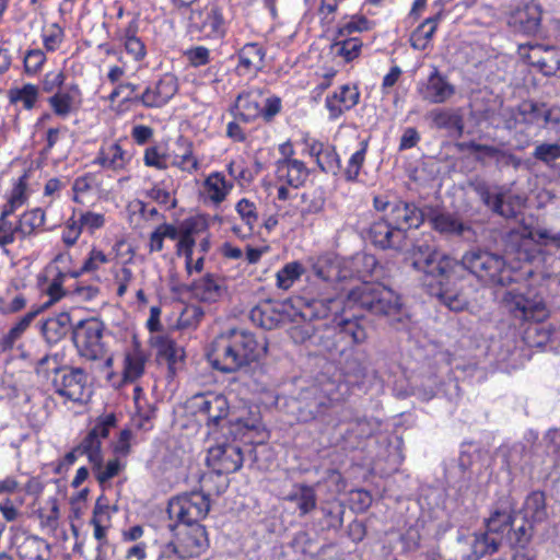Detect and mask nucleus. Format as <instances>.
Returning a JSON list of instances; mask_svg holds the SVG:
<instances>
[{"instance_id": "f257e3e1", "label": "nucleus", "mask_w": 560, "mask_h": 560, "mask_svg": "<svg viewBox=\"0 0 560 560\" xmlns=\"http://www.w3.org/2000/svg\"><path fill=\"white\" fill-rule=\"evenodd\" d=\"M266 352V343L243 329H229L211 343L207 358L212 368L231 373L258 360Z\"/></svg>"}, {"instance_id": "f03ea898", "label": "nucleus", "mask_w": 560, "mask_h": 560, "mask_svg": "<svg viewBox=\"0 0 560 560\" xmlns=\"http://www.w3.org/2000/svg\"><path fill=\"white\" fill-rule=\"evenodd\" d=\"M348 303L386 316L393 325L405 324L409 318L400 296L381 283L362 282L352 288L348 293Z\"/></svg>"}, {"instance_id": "7ed1b4c3", "label": "nucleus", "mask_w": 560, "mask_h": 560, "mask_svg": "<svg viewBox=\"0 0 560 560\" xmlns=\"http://www.w3.org/2000/svg\"><path fill=\"white\" fill-rule=\"evenodd\" d=\"M376 267V259L372 255L361 254L351 259H340L332 255L317 258L313 271L319 279L332 283L336 291L343 290L340 283L352 276L354 270L359 277H365Z\"/></svg>"}, {"instance_id": "20e7f679", "label": "nucleus", "mask_w": 560, "mask_h": 560, "mask_svg": "<svg viewBox=\"0 0 560 560\" xmlns=\"http://www.w3.org/2000/svg\"><path fill=\"white\" fill-rule=\"evenodd\" d=\"M459 264L487 285H506L512 281V272L502 256L479 248L466 252Z\"/></svg>"}, {"instance_id": "39448f33", "label": "nucleus", "mask_w": 560, "mask_h": 560, "mask_svg": "<svg viewBox=\"0 0 560 560\" xmlns=\"http://www.w3.org/2000/svg\"><path fill=\"white\" fill-rule=\"evenodd\" d=\"M412 267L443 285L457 261L439 252L434 246L422 244L415 246L410 254Z\"/></svg>"}, {"instance_id": "423d86ee", "label": "nucleus", "mask_w": 560, "mask_h": 560, "mask_svg": "<svg viewBox=\"0 0 560 560\" xmlns=\"http://www.w3.org/2000/svg\"><path fill=\"white\" fill-rule=\"evenodd\" d=\"M374 209L383 212L385 218L400 232L418 228L423 220L421 210L415 205L401 200H392L387 194L376 195L373 198Z\"/></svg>"}, {"instance_id": "0eeeda50", "label": "nucleus", "mask_w": 560, "mask_h": 560, "mask_svg": "<svg viewBox=\"0 0 560 560\" xmlns=\"http://www.w3.org/2000/svg\"><path fill=\"white\" fill-rule=\"evenodd\" d=\"M45 221L46 215L40 208L23 212L18 220L0 218V246L5 247L16 240L24 241L36 235L43 229Z\"/></svg>"}, {"instance_id": "6e6552de", "label": "nucleus", "mask_w": 560, "mask_h": 560, "mask_svg": "<svg viewBox=\"0 0 560 560\" xmlns=\"http://www.w3.org/2000/svg\"><path fill=\"white\" fill-rule=\"evenodd\" d=\"M168 514L184 525H196L203 520L210 511V499L200 491L183 493L168 503Z\"/></svg>"}, {"instance_id": "1a4fd4ad", "label": "nucleus", "mask_w": 560, "mask_h": 560, "mask_svg": "<svg viewBox=\"0 0 560 560\" xmlns=\"http://www.w3.org/2000/svg\"><path fill=\"white\" fill-rule=\"evenodd\" d=\"M103 330V324L96 318H89L78 323L73 329V342L82 357L92 361L105 357Z\"/></svg>"}, {"instance_id": "9d476101", "label": "nucleus", "mask_w": 560, "mask_h": 560, "mask_svg": "<svg viewBox=\"0 0 560 560\" xmlns=\"http://www.w3.org/2000/svg\"><path fill=\"white\" fill-rule=\"evenodd\" d=\"M520 57L547 77H560V48L542 44H522Z\"/></svg>"}, {"instance_id": "9b49d317", "label": "nucleus", "mask_w": 560, "mask_h": 560, "mask_svg": "<svg viewBox=\"0 0 560 560\" xmlns=\"http://www.w3.org/2000/svg\"><path fill=\"white\" fill-rule=\"evenodd\" d=\"M115 425L116 417L114 413L101 416L95 425L75 447V452H79L80 455H85L92 466H98L103 462L102 440L108 436L110 429Z\"/></svg>"}, {"instance_id": "f8f14e48", "label": "nucleus", "mask_w": 560, "mask_h": 560, "mask_svg": "<svg viewBox=\"0 0 560 560\" xmlns=\"http://www.w3.org/2000/svg\"><path fill=\"white\" fill-rule=\"evenodd\" d=\"M54 371L60 373V376L54 380L56 392L74 402H84L90 396V390L86 386V375L81 369H57Z\"/></svg>"}, {"instance_id": "ddd939ff", "label": "nucleus", "mask_w": 560, "mask_h": 560, "mask_svg": "<svg viewBox=\"0 0 560 560\" xmlns=\"http://www.w3.org/2000/svg\"><path fill=\"white\" fill-rule=\"evenodd\" d=\"M244 456L238 444L223 443L209 448L207 464L218 474H232L241 469Z\"/></svg>"}, {"instance_id": "4468645a", "label": "nucleus", "mask_w": 560, "mask_h": 560, "mask_svg": "<svg viewBox=\"0 0 560 560\" xmlns=\"http://www.w3.org/2000/svg\"><path fill=\"white\" fill-rule=\"evenodd\" d=\"M196 412L206 419L209 428H218L223 424L229 415V402L222 395L208 394L194 398Z\"/></svg>"}, {"instance_id": "2eb2a0df", "label": "nucleus", "mask_w": 560, "mask_h": 560, "mask_svg": "<svg viewBox=\"0 0 560 560\" xmlns=\"http://www.w3.org/2000/svg\"><path fill=\"white\" fill-rule=\"evenodd\" d=\"M541 24V8L532 0L516 8L509 18V25L518 33L535 35Z\"/></svg>"}, {"instance_id": "dca6fc26", "label": "nucleus", "mask_w": 560, "mask_h": 560, "mask_svg": "<svg viewBox=\"0 0 560 560\" xmlns=\"http://www.w3.org/2000/svg\"><path fill=\"white\" fill-rule=\"evenodd\" d=\"M503 302L509 311L520 319L541 322L547 317L546 307L541 302L530 301L514 291H508Z\"/></svg>"}, {"instance_id": "f3484780", "label": "nucleus", "mask_w": 560, "mask_h": 560, "mask_svg": "<svg viewBox=\"0 0 560 560\" xmlns=\"http://www.w3.org/2000/svg\"><path fill=\"white\" fill-rule=\"evenodd\" d=\"M132 160V154L125 150L118 141L104 142L93 163L115 173L125 172Z\"/></svg>"}, {"instance_id": "a211bd4d", "label": "nucleus", "mask_w": 560, "mask_h": 560, "mask_svg": "<svg viewBox=\"0 0 560 560\" xmlns=\"http://www.w3.org/2000/svg\"><path fill=\"white\" fill-rule=\"evenodd\" d=\"M208 546L206 528L200 524L186 525L178 533V545L176 547L183 558L198 557L207 550Z\"/></svg>"}, {"instance_id": "6ab92c4d", "label": "nucleus", "mask_w": 560, "mask_h": 560, "mask_svg": "<svg viewBox=\"0 0 560 560\" xmlns=\"http://www.w3.org/2000/svg\"><path fill=\"white\" fill-rule=\"evenodd\" d=\"M370 237L374 245L386 249H401L406 244V235L395 228L385 215L372 223L370 228Z\"/></svg>"}, {"instance_id": "aec40b11", "label": "nucleus", "mask_w": 560, "mask_h": 560, "mask_svg": "<svg viewBox=\"0 0 560 560\" xmlns=\"http://www.w3.org/2000/svg\"><path fill=\"white\" fill-rule=\"evenodd\" d=\"M178 90L175 75L164 74L154 86L148 88L141 95L142 103L148 107H161L165 105Z\"/></svg>"}, {"instance_id": "412c9836", "label": "nucleus", "mask_w": 560, "mask_h": 560, "mask_svg": "<svg viewBox=\"0 0 560 560\" xmlns=\"http://www.w3.org/2000/svg\"><path fill=\"white\" fill-rule=\"evenodd\" d=\"M360 100V93L354 85L345 84L328 95L325 100V106L329 113V118L335 120L345 112L354 107Z\"/></svg>"}, {"instance_id": "4be33fe9", "label": "nucleus", "mask_w": 560, "mask_h": 560, "mask_svg": "<svg viewBox=\"0 0 560 560\" xmlns=\"http://www.w3.org/2000/svg\"><path fill=\"white\" fill-rule=\"evenodd\" d=\"M191 19L203 37L219 38L224 35V20L218 7H207L194 13Z\"/></svg>"}, {"instance_id": "5701e85b", "label": "nucleus", "mask_w": 560, "mask_h": 560, "mask_svg": "<svg viewBox=\"0 0 560 560\" xmlns=\"http://www.w3.org/2000/svg\"><path fill=\"white\" fill-rule=\"evenodd\" d=\"M264 93L260 89H249L238 94L235 101V117L249 122L261 114Z\"/></svg>"}, {"instance_id": "b1692460", "label": "nucleus", "mask_w": 560, "mask_h": 560, "mask_svg": "<svg viewBox=\"0 0 560 560\" xmlns=\"http://www.w3.org/2000/svg\"><path fill=\"white\" fill-rule=\"evenodd\" d=\"M48 104L57 116L66 118L81 105V91L77 84L67 85L50 96Z\"/></svg>"}, {"instance_id": "393cba45", "label": "nucleus", "mask_w": 560, "mask_h": 560, "mask_svg": "<svg viewBox=\"0 0 560 560\" xmlns=\"http://www.w3.org/2000/svg\"><path fill=\"white\" fill-rule=\"evenodd\" d=\"M422 100L441 104L451 98L455 93V88L435 70L429 78L427 83L419 89Z\"/></svg>"}, {"instance_id": "a878e982", "label": "nucleus", "mask_w": 560, "mask_h": 560, "mask_svg": "<svg viewBox=\"0 0 560 560\" xmlns=\"http://www.w3.org/2000/svg\"><path fill=\"white\" fill-rule=\"evenodd\" d=\"M233 189V183L228 180L223 173L212 172L202 183V196L213 206H220Z\"/></svg>"}, {"instance_id": "bb28decb", "label": "nucleus", "mask_w": 560, "mask_h": 560, "mask_svg": "<svg viewBox=\"0 0 560 560\" xmlns=\"http://www.w3.org/2000/svg\"><path fill=\"white\" fill-rule=\"evenodd\" d=\"M276 177L282 184L299 188L306 182L308 170L304 162L300 160H278L276 162Z\"/></svg>"}, {"instance_id": "cd10ccee", "label": "nucleus", "mask_w": 560, "mask_h": 560, "mask_svg": "<svg viewBox=\"0 0 560 560\" xmlns=\"http://www.w3.org/2000/svg\"><path fill=\"white\" fill-rule=\"evenodd\" d=\"M147 354L138 342L125 351L122 361V380L132 383L140 378L145 369Z\"/></svg>"}, {"instance_id": "c85d7f7f", "label": "nucleus", "mask_w": 560, "mask_h": 560, "mask_svg": "<svg viewBox=\"0 0 560 560\" xmlns=\"http://www.w3.org/2000/svg\"><path fill=\"white\" fill-rule=\"evenodd\" d=\"M192 291L200 301L213 303L226 293L225 281L219 276L207 273L194 284Z\"/></svg>"}, {"instance_id": "c756f323", "label": "nucleus", "mask_w": 560, "mask_h": 560, "mask_svg": "<svg viewBox=\"0 0 560 560\" xmlns=\"http://www.w3.org/2000/svg\"><path fill=\"white\" fill-rule=\"evenodd\" d=\"M237 57V69L242 74L256 73L265 66L266 50L257 43H247L238 50Z\"/></svg>"}, {"instance_id": "7c9ffc66", "label": "nucleus", "mask_w": 560, "mask_h": 560, "mask_svg": "<svg viewBox=\"0 0 560 560\" xmlns=\"http://www.w3.org/2000/svg\"><path fill=\"white\" fill-rule=\"evenodd\" d=\"M341 301L337 298L314 299L304 304L302 316L307 319H322L334 315V322L338 320Z\"/></svg>"}, {"instance_id": "2f4dec72", "label": "nucleus", "mask_w": 560, "mask_h": 560, "mask_svg": "<svg viewBox=\"0 0 560 560\" xmlns=\"http://www.w3.org/2000/svg\"><path fill=\"white\" fill-rule=\"evenodd\" d=\"M347 386L342 383L328 381L320 388V395L317 397V409L312 418L325 413L328 409L345 401Z\"/></svg>"}, {"instance_id": "473e14b6", "label": "nucleus", "mask_w": 560, "mask_h": 560, "mask_svg": "<svg viewBox=\"0 0 560 560\" xmlns=\"http://www.w3.org/2000/svg\"><path fill=\"white\" fill-rule=\"evenodd\" d=\"M177 145L179 150L171 154V164L182 172L194 174L199 170L200 163L194 154L192 142L182 137L177 140Z\"/></svg>"}, {"instance_id": "72a5a7b5", "label": "nucleus", "mask_w": 560, "mask_h": 560, "mask_svg": "<svg viewBox=\"0 0 560 560\" xmlns=\"http://www.w3.org/2000/svg\"><path fill=\"white\" fill-rule=\"evenodd\" d=\"M206 228V220L203 218H195L188 223L186 231L179 236L177 243V254L185 256L186 271L188 275L192 273V249L195 240L192 232L201 231Z\"/></svg>"}, {"instance_id": "f704fd0d", "label": "nucleus", "mask_w": 560, "mask_h": 560, "mask_svg": "<svg viewBox=\"0 0 560 560\" xmlns=\"http://www.w3.org/2000/svg\"><path fill=\"white\" fill-rule=\"evenodd\" d=\"M252 319L265 329H273L283 322L284 314L278 305L264 302L252 310Z\"/></svg>"}, {"instance_id": "c9c22d12", "label": "nucleus", "mask_w": 560, "mask_h": 560, "mask_svg": "<svg viewBox=\"0 0 560 560\" xmlns=\"http://www.w3.org/2000/svg\"><path fill=\"white\" fill-rule=\"evenodd\" d=\"M442 18V13L439 12L433 18L425 19L410 35L409 42L413 49L424 50L427 49L432 40V37L436 31L438 23Z\"/></svg>"}, {"instance_id": "e433bc0d", "label": "nucleus", "mask_w": 560, "mask_h": 560, "mask_svg": "<svg viewBox=\"0 0 560 560\" xmlns=\"http://www.w3.org/2000/svg\"><path fill=\"white\" fill-rule=\"evenodd\" d=\"M284 500L295 502L301 516L314 511L317 504L316 492L307 485H295Z\"/></svg>"}, {"instance_id": "4c0bfd02", "label": "nucleus", "mask_w": 560, "mask_h": 560, "mask_svg": "<svg viewBox=\"0 0 560 560\" xmlns=\"http://www.w3.org/2000/svg\"><path fill=\"white\" fill-rule=\"evenodd\" d=\"M152 346L156 349L159 360H164L172 366L183 359L184 351L166 335H156L151 338Z\"/></svg>"}, {"instance_id": "58836bf2", "label": "nucleus", "mask_w": 560, "mask_h": 560, "mask_svg": "<svg viewBox=\"0 0 560 560\" xmlns=\"http://www.w3.org/2000/svg\"><path fill=\"white\" fill-rule=\"evenodd\" d=\"M523 517L526 523H541L547 520L545 494L539 491L530 493L523 506Z\"/></svg>"}, {"instance_id": "ea45409f", "label": "nucleus", "mask_w": 560, "mask_h": 560, "mask_svg": "<svg viewBox=\"0 0 560 560\" xmlns=\"http://www.w3.org/2000/svg\"><path fill=\"white\" fill-rule=\"evenodd\" d=\"M71 327V317L68 313H60L48 318L43 325V334L47 341L57 342L67 335Z\"/></svg>"}, {"instance_id": "a19ab883", "label": "nucleus", "mask_w": 560, "mask_h": 560, "mask_svg": "<svg viewBox=\"0 0 560 560\" xmlns=\"http://www.w3.org/2000/svg\"><path fill=\"white\" fill-rule=\"evenodd\" d=\"M49 545L36 536L26 537L18 547V553L23 560H46Z\"/></svg>"}, {"instance_id": "79ce46f5", "label": "nucleus", "mask_w": 560, "mask_h": 560, "mask_svg": "<svg viewBox=\"0 0 560 560\" xmlns=\"http://www.w3.org/2000/svg\"><path fill=\"white\" fill-rule=\"evenodd\" d=\"M38 313L39 310L30 311L19 319V322L8 331V334L2 337L0 341L2 350L8 351L13 349L15 342L21 339Z\"/></svg>"}, {"instance_id": "37998d69", "label": "nucleus", "mask_w": 560, "mask_h": 560, "mask_svg": "<svg viewBox=\"0 0 560 560\" xmlns=\"http://www.w3.org/2000/svg\"><path fill=\"white\" fill-rule=\"evenodd\" d=\"M362 48V42L357 37L343 38L337 37L331 45L334 55L341 57L345 61L349 62L358 58Z\"/></svg>"}, {"instance_id": "c03bdc74", "label": "nucleus", "mask_w": 560, "mask_h": 560, "mask_svg": "<svg viewBox=\"0 0 560 560\" xmlns=\"http://www.w3.org/2000/svg\"><path fill=\"white\" fill-rule=\"evenodd\" d=\"M39 97L38 86L26 83L21 88H14L9 91V100L12 104L21 103L23 108L33 109Z\"/></svg>"}, {"instance_id": "a18cd8bd", "label": "nucleus", "mask_w": 560, "mask_h": 560, "mask_svg": "<svg viewBox=\"0 0 560 560\" xmlns=\"http://www.w3.org/2000/svg\"><path fill=\"white\" fill-rule=\"evenodd\" d=\"M500 545V538L491 536L487 532L475 534L471 542V552L477 560L486 555L497 552Z\"/></svg>"}, {"instance_id": "49530a36", "label": "nucleus", "mask_w": 560, "mask_h": 560, "mask_svg": "<svg viewBox=\"0 0 560 560\" xmlns=\"http://www.w3.org/2000/svg\"><path fill=\"white\" fill-rule=\"evenodd\" d=\"M512 516L506 511H494L486 522V532L500 538L502 542L505 532L511 527Z\"/></svg>"}, {"instance_id": "de8ad7c7", "label": "nucleus", "mask_w": 560, "mask_h": 560, "mask_svg": "<svg viewBox=\"0 0 560 560\" xmlns=\"http://www.w3.org/2000/svg\"><path fill=\"white\" fill-rule=\"evenodd\" d=\"M477 190L483 203L493 212L504 218H511L514 215V211L505 206L501 194L492 195L485 186L478 187Z\"/></svg>"}, {"instance_id": "09e8293b", "label": "nucleus", "mask_w": 560, "mask_h": 560, "mask_svg": "<svg viewBox=\"0 0 560 560\" xmlns=\"http://www.w3.org/2000/svg\"><path fill=\"white\" fill-rule=\"evenodd\" d=\"M304 269L299 261H292L281 268L277 275V285L280 289L288 290L302 276Z\"/></svg>"}, {"instance_id": "8fccbe9b", "label": "nucleus", "mask_w": 560, "mask_h": 560, "mask_svg": "<svg viewBox=\"0 0 560 560\" xmlns=\"http://www.w3.org/2000/svg\"><path fill=\"white\" fill-rule=\"evenodd\" d=\"M433 228L441 233L463 234L467 228L454 215L441 213L432 219Z\"/></svg>"}, {"instance_id": "3c124183", "label": "nucleus", "mask_w": 560, "mask_h": 560, "mask_svg": "<svg viewBox=\"0 0 560 560\" xmlns=\"http://www.w3.org/2000/svg\"><path fill=\"white\" fill-rule=\"evenodd\" d=\"M178 231L173 224L159 225L150 236L149 248L150 252H161L163 249L164 238L176 240Z\"/></svg>"}, {"instance_id": "603ef678", "label": "nucleus", "mask_w": 560, "mask_h": 560, "mask_svg": "<svg viewBox=\"0 0 560 560\" xmlns=\"http://www.w3.org/2000/svg\"><path fill=\"white\" fill-rule=\"evenodd\" d=\"M235 210L247 226L248 233H252L255 226L258 224V212L256 205L249 199L243 198L236 203Z\"/></svg>"}, {"instance_id": "864d4df0", "label": "nucleus", "mask_w": 560, "mask_h": 560, "mask_svg": "<svg viewBox=\"0 0 560 560\" xmlns=\"http://www.w3.org/2000/svg\"><path fill=\"white\" fill-rule=\"evenodd\" d=\"M368 150V141L360 143V149L355 151L349 159L348 165L345 170V177L347 180H355L360 174V170L364 163Z\"/></svg>"}, {"instance_id": "5fc2aeb1", "label": "nucleus", "mask_w": 560, "mask_h": 560, "mask_svg": "<svg viewBox=\"0 0 560 560\" xmlns=\"http://www.w3.org/2000/svg\"><path fill=\"white\" fill-rule=\"evenodd\" d=\"M109 262V257L104 250L93 246L84 259L80 272L92 273L101 269L102 266Z\"/></svg>"}, {"instance_id": "6e6d98bb", "label": "nucleus", "mask_w": 560, "mask_h": 560, "mask_svg": "<svg viewBox=\"0 0 560 560\" xmlns=\"http://www.w3.org/2000/svg\"><path fill=\"white\" fill-rule=\"evenodd\" d=\"M545 104H538L533 101H524L518 106V114L522 121L534 125L541 121Z\"/></svg>"}, {"instance_id": "4d7b16f0", "label": "nucleus", "mask_w": 560, "mask_h": 560, "mask_svg": "<svg viewBox=\"0 0 560 560\" xmlns=\"http://www.w3.org/2000/svg\"><path fill=\"white\" fill-rule=\"evenodd\" d=\"M79 225L82 231L93 234L105 225V215L93 211H80L78 215Z\"/></svg>"}, {"instance_id": "13d9d810", "label": "nucleus", "mask_w": 560, "mask_h": 560, "mask_svg": "<svg viewBox=\"0 0 560 560\" xmlns=\"http://www.w3.org/2000/svg\"><path fill=\"white\" fill-rule=\"evenodd\" d=\"M303 213H319L326 202L324 191L319 188L303 194Z\"/></svg>"}, {"instance_id": "bf43d9fd", "label": "nucleus", "mask_w": 560, "mask_h": 560, "mask_svg": "<svg viewBox=\"0 0 560 560\" xmlns=\"http://www.w3.org/2000/svg\"><path fill=\"white\" fill-rule=\"evenodd\" d=\"M316 163L323 172L335 173L339 168L340 161L335 149L327 144L316 159Z\"/></svg>"}, {"instance_id": "052dcab7", "label": "nucleus", "mask_w": 560, "mask_h": 560, "mask_svg": "<svg viewBox=\"0 0 560 560\" xmlns=\"http://www.w3.org/2000/svg\"><path fill=\"white\" fill-rule=\"evenodd\" d=\"M370 21L362 15H353L350 21H346L338 28L339 37H346L355 32H364L370 30Z\"/></svg>"}, {"instance_id": "680f3d73", "label": "nucleus", "mask_w": 560, "mask_h": 560, "mask_svg": "<svg viewBox=\"0 0 560 560\" xmlns=\"http://www.w3.org/2000/svg\"><path fill=\"white\" fill-rule=\"evenodd\" d=\"M95 185H96V177L92 173H86L82 176L77 177L72 185V190L74 192L73 200L75 202H82L81 196L91 191Z\"/></svg>"}, {"instance_id": "e2e57ef3", "label": "nucleus", "mask_w": 560, "mask_h": 560, "mask_svg": "<svg viewBox=\"0 0 560 560\" xmlns=\"http://www.w3.org/2000/svg\"><path fill=\"white\" fill-rule=\"evenodd\" d=\"M63 39V30L58 24H51L43 32V43L48 51L59 48Z\"/></svg>"}, {"instance_id": "0e129e2a", "label": "nucleus", "mask_w": 560, "mask_h": 560, "mask_svg": "<svg viewBox=\"0 0 560 560\" xmlns=\"http://www.w3.org/2000/svg\"><path fill=\"white\" fill-rule=\"evenodd\" d=\"M533 155L535 159L549 164L560 159V144L541 143L535 148Z\"/></svg>"}, {"instance_id": "69168bd1", "label": "nucleus", "mask_w": 560, "mask_h": 560, "mask_svg": "<svg viewBox=\"0 0 560 560\" xmlns=\"http://www.w3.org/2000/svg\"><path fill=\"white\" fill-rule=\"evenodd\" d=\"M79 224L75 213L65 224L61 238L68 247L73 246L82 233V229Z\"/></svg>"}, {"instance_id": "338daca9", "label": "nucleus", "mask_w": 560, "mask_h": 560, "mask_svg": "<svg viewBox=\"0 0 560 560\" xmlns=\"http://www.w3.org/2000/svg\"><path fill=\"white\" fill-rule=\"evenodd\" d=\"M439 296L443 304L455 312L463 311L468 305L466 296L462 293H454L450 290H443L440 292Z\"/></svg>"}, {"instance_id": "774afa93", "label": "nucleus", "mask_w": 560, "mask_h": 560, "mask_svg": "<svg viewBox=\"0 0 560 560\" xmlns=\"http://www.w3.org/2000/svg\"><path fill=\"white\" fill-rule=\"evenodd\" d=\"M102 463L103 462H101L98 466H93V470L95 471L96 479L100 483H104L114 478L120 470V463L118 459H112L105 466H103Z\"/></svg>"}]
</instances>
